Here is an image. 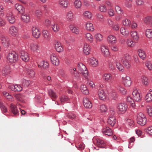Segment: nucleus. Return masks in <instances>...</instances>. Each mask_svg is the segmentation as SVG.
<instances>
[{
	"instance_id": "nucleus-1",
	"label": "nucleus",
	"mask_w": 152,
	"mask_h": 152,
	"mask_svg": "<svg viewBox=\"0 0 152 152\" xmlns=\"http://www.w3.org/2000/svg\"><path fill=\"white\" fill-rule=\"evenodd\" d=\"M137 120L138 124L141 126H144L146 124L147 119L143 114L140 113L137 115Z\"/></svg>"
},
{
	"instance_id": "nucleus-2",
	"label": "nucleus",
	"mask_w": 152,
	"mask_h": 152,
	"mask_svg": "<svg viewBox=\"0 0 152 152\" xmlns=\"http://www.w3.org/2000/svg\"><path fill=\"white\" fill-rule=\"evenodd\" d=\"M130 56L127 53L124 55L122 61L125 67L129 69L131 67V61L130 60Z\"/></svg>"
},
{
	"instance_id": "nucleus-3",
	"label": "nucleus",
	"mask_w": 152,
	"mask_h": 152,
	"mask_svg": "<svg viewBox=\"0 0 152 152\" xmlns=\"http://www.w3.org/2000/svg\"><path fill=\"white\" fill-rule=\"evenodd\" d=\"M116 108L118 112L120 113L124 114L127 110L128 106L125 103H119L117 104Z\"/></svg>"
},
{
	"instance_id": "nucleus-4",
	"label": "nucleus",
	"mask_w": 152,
	"mask_h": 152,
	"mask_svg": "<svg viewBox=\"0 0 152 152\" xmlns=\"http://www.w3.org/2000/svg\"><path fill=\"white\" fill-rule=\"evenodd\" d=\"M78 66L79 71L86 79L87 78L88 73L86 66L83 63H79L78 64Z\"/></svg>"
},
{
	"instance_id": "nucleus-5",
	"label": "nucleus",
	"mask_w": 152,
	"mask_h": 152,
	"mask_svg": "<svg viewBox=\"0 0 152 152\" xmlns=\"http://www.w3.org/2000/svg\"><path fill=\"white\" fill-rule=\"evenodd\" d=\"M7 59L9 62H15L18 60V55L15 52L10 53L7 55Z\"/></svg>"
},
{
	"instance_id": "nucleus-6",
	"label": "nucleus",
	"mask_w": 152,
	"mask_h": 152,
	"mask_svg": "<svg viewBox=\"0 0 152 152\" xmlns=\"http://www.w3.org/2000/svg\"><path fill=\"white\" fill-rule=\"evenodd\" d=\"M132 95L134 100L137 102H139L141 101L142 98V95L136 88L134 89Z\"/></svg>"
},
{
	"instance_id": "nucleus-7",
	"label": "nucleus",
	"mask_w": 152,
	"mask_h": 152,
	"mask_svg": "<svg viewBox=\"0 0 152 152\" xmlns=\"http://www.w3.org/2000/svg\"><path fill=\"white\" fill-rule=\"evenodd\" d=\"M93 142L95 144L101 148H104L106 145L104 142L99 138H94Z\"/></svg>"
},
{
	"instance_id": "nucleus-8",
	"label": "nucleus",
	"mask_w": 152,
	"mask_h": 152,
	"mask_svg": "<svg viewBox=\"0 0 152 152\" xmlns=\"http://www.w3.org/2000/svg\"><path fill=\"white\" fill-rule=\"evenodd\" d=\"M9 33L12 36L16 37L18 35V30L17 28L14 26H10L9 29Z\"/></svg>"
},
{
	"instance_id": "nucleus-9",
	"label": "nucleus",
	"mask_w": 152,
	"mask_h": 152,
	"mask_svg": "<svg viewBox=\"0 0 152 152\" xmlns=\"http://www.w3.org/2000/svg\"><path fill=\"white\" fill-rule=\"evenodd\" d=\"M103 80L106 82H111L113 80V76L111 74L109 73H106L102 75Z\"/></svg>"
},
{
	"instance_id": "nucleus-10",
	"label": "nucleus",
	"mask_w": 152,
	"mask_h": 152,
	"mask_svg": "<svg viewBox=\"0 0 152 152\" xmlns=\"http://www.w3.org/2000/svg\"><path fill=\"white\" fill-rule=\"evenodd\" d=\"M122 81L124 86L126 87H130L132 84V81L129 77L126 76L122 77Z\"/></svg>"
},
{
	"instance_id": "nucleus-11",
	"label": "nucleus",
	"mask_w": 152,
	"mask_h": 152,
	"mask_svg": "<svg viewBox=\"0 0 152 152\" xmlns=\"http://www.w3.org/2000/svg\"><path fill=\"white\" fill-rule=\"evenodd\" d=\"M9 108L10 111L15 115H19V111L16 105L11 103L10 105Z\"/></svg>"
},
{
	"instance_id": "nucleus-12",
	"label": "nucleus",
	"mask_w": 152,
	"mask_h": 152,
	"mask_svg": "<svg viewBox=\"0 0 152 152\" xmlns=\"http://www.w3.org/2000/svg\"><path fill=\"white\" fill-rule=\"evenodd\" d=\"M9 88L12 91L15 92L20 91L23 89L22 87L20 85L18 84L10 85Z\"/></svg>"
},
{
	"instance_id": "nucleus-13",
	"label": "nucleus",
	"mask_w": 152,
	"mask_h": 152,
	"mask_svg": "<svg viewBox=\"0 0 152 152\" xmlns=\"http://www.w3.org/2000/svg\"><path fill=\"white\" fill-rule=\"evenodd\" d=\"M0 40L2 43L4 47H7L10 45L9 39L6 37L4 36H1L0 37Z\"/></svg>"
},
{
	"instance_id": "nucleus-14",
	"label": "nucleus",
	"mask_w": 152,
	"mask_h": 152,
	"mask_svg": "<svg viewBox=\"0 0 152 152\" xmlns=\"http://www.w3.org/2000/svg\"><path fill=\"white\" fill-rule=\"evenodd\" d=\"M88 61L92 66L95 67L98 66V61L97 59L92 57L88 58Z\"/></svg>"
},
{
	"instance_id": "nucleus-15",
	"label": "nucleus",
	"mask_w": 152,
	"mask_h": 152,
	"mask_svg": "<svg viewBox=\"0 0 152 152\" xmlns=\"http://www.w3.org/2000/svg\"><path fill=\"white\" fill-rule=\"evenodd\" d=\"M50 60L52 64L56 66L58 65L59 61L56 55L55 54H52L50 55Z\"/></svg>"
},
{
	"instance_id": "nucleus-16",
	"label": "nucleus",
	"mask_w": 152,
	"mask_h": 152,
	"mask_svg": "<svg viewBox=\"0 0 152 152\" xmlns=\"http://www.w3.org/2000/svg\"><path fill=\"white\" fill-rule=\"evenodd\" d=\"M32 33L33 36L35 38H39L40 35V32L36 26H33L32 28Z\"/></svg>"
},
{
	"instance_id": "nucleus-17",
	"label": "nucleus",
	"mask_w": 152,
	"mask_h": 152,
	"mask_svg": "<svg viewBox=\"0 0 152 152\" xmlns=\"http://www.w3.org/2000/svg\"><path fill=\"white\" fill-rule=\"evenodd\" d=\"M84 37L87 42L90 43H92L94 41L93 37L90 33H86L84 34Z\"/></svg>"
},
{
	"instance_id": "nucleus-18",
	"label": "nucleus",
	"mask_w": 152,
	"mask_h": 152,
	"mask_svg": "<svg viewBox=\"0 0 152 152\" xmlns=\"http://www.w3.org/2000/svg\"><path fill=\"white\" fill-rule=\"evenodd\" d=\"M102 52L104 56L105 57H108L110 55V53L107 47L104 45H102L101 47Z\"/></svg>"
},
{
	"instance_id": "nucleus-19",
	"label": "nucleus",
	"mask_w": 152,
	"mask_h": 152,
	"mask_svg": "<svg viewBox=\"0 0 152 152\" xmlns=\"http://www.w3.org/2000/svg\"><path fill=\"white\" fill-rule=\"evenodd\" d=\"M6 19L11 23H14L15 21V19L13 15L11 12L8 13L6 15Z\"/></svg>"
},
{
	"instance_id": "nucleus-20",
	"label": "nucleus",
	"mask_w": 152,
	"mask_h": 152,
	"mask_svg": "<svg viewBox=\"0 0 152 152\" xmlns=\"http://www.w3.org/2000/svg\"><path fill=\"white\" fill-rule=\"evenodd\" d=\"M115 63L118 69L120 71H124V66L120 62V61L118 58H115L114 59Z\"/></svg>"
},
{
	"instance_id": "nucleus-21",
	"label": "nucleus",
	"mask_w": 152,
	"mask_h": 152,
	"mask_svg": "<svg viewBox=\"0 0 152 152\" xmlns=\"http://www.w3.org/2000/svg\"><path fill=\"white\" fill-rule=\"evenodd\" d=\"M20 57L22 60L25 61H27L29 59V57L28 53L24 51L20 52Z\"/></svg>"
},
{
	"instance_id": "nucleus-22",
	"label": "nucleus",
	"mask_w": 152,
	"mask_h": 152,
	"mask_svg": "<svg viewBox=\"0 0 152 152\" xmlns=\"http://www.w3.org/2000/svg\"><path fill=\"white\" fill-rule=\"evenodd\" d=\"M91 48L89 44L85 43L84 44L83 48V52L86 55H88L91 52Z\"/></svg>"
},
{
	"instance_id": "nucleus-23",
	"label": "nucleus",
	"mask_w": 152,
	"mask_h": 152,
	"mask_svg": "<svg viewBox=\"0 0 152 152\" xmlns=\"http://www.w3.org/2000/svg\"><path fill=\"white\" fill-rule=\"evenodd\" d=\"M83 102L84 107L86 108H91L92 106L91 102L88 98H84Z\"/></svg>"
},
{
	"instance_id": "nucleus-24",
	"label": "nucleus",
	"mask_w": 152,
	"mask_h": 152,
	"mask_svg": "<svg viewBox=\"0 0 152 152\" xmlns=\"http://www.w3.org/2000/svg\"><path fill=\"white\" fill-rule=\"evenodd\" d=\"M42 33V36L45 40L47 41L50 40L51 36L49 32L47 30H43Z\"/></svg>"
},
{
	"instance_id": "nucleus-25",
	"label": "nucleus",
	"mask_w": 152,
	"mask_h": 152,
	"mask_svg": "<svg viewBox=\"0 0 152 152\" xmlns=\"http://www.w3.org/2000/svg\"><path fill=\"white\" fill-rule=\"evenodd\" d=\"M74 18V14L72 11H70L66 13V20L69 21H72Z\"/></svg>"
},
{
	"instance_id": "nucleus-26",
	"label": "nucleus",
	"mask_w": 152,
	"mask_h": 152,
	"mask_svg": "<svg viewBox=\"0 0 152 152\" xmlns=\"http://www.w3.org/2000/svg\"><path fill=\"white\" fill-rule=\"evenodd\" d=\"M29 48L33 52H37L39 49L38 44L36 43H32L30 44Z\"/></svg>"
},
{
	"instance_id": "nucleus-27",
	"label": "nucleus",
	"mask_w": 152,
	"mask_h": 152,
	"mask_svg": "<svg viewBox=\"0 0 152 152\" xmlns=\"http://www.w3.org/2000/svg\"><path fill=\"white\" fill-rule=\"evenodd\" d=\"M116 88L119 92L120 93L123 95H126L127 93L126 90L122 86L120 85H117Z\"/></svg>"
},
{
	"instance_id": "nucleus-28",
	"label": "nucleus",
	"mask_w": 152,
	"mask_h": 152,
	"mask_svg": "<svg viewBox=\"0 0 152 152\" xmlns=\"http://www.w3.org/2000/svg\"><path fill=\"white\" fill-rule=\"evenodd\" d=\"M58 3L60 7L62 8H67L68 5L67 0H59Z\"/></svg>"
},
{
	"instance_id": "nucleus-29",
	"label": "nucleus",
	"mask_w": 152,
	"mask_h": 152,
	"mask_svg": "<svg viewBox=\"0 0 152 152\" xmlns=\"http://www.w3.org/2000/svg\"><path fill=\"white\" fill-rule=\"evenodd\" d=\"M85 28L88 31H93L94 30V27L93 24L89 21L86 22Z\"/></svg>"
},
{
	"instance_id": "nucleus-30",
	"label": "nucleus",
	"mask_w": 152,
	"mask_h": 152,
	"mask_svg": "<svg viewBox=\"0 0 152 152\" xmlns=\"http://www.w3.org/2000/svg\"><path fill=\"white\" fill-rule=\"evenodd\" d=\"M102 132L104 134L108 136H111L113 134L112 130L108 127L103 129Z\"/></svg>"
},
{
	"instance_id": "nucleus-31",
	"label": "nucleus",
	"mask_w": 152,
	"mask_h": 152,
	"mask_svg": "<svg viewBox=\"0 0 152 152\" xmlns=\"http://www.w3.org/2000/svg\"><path fill=\"white\" fill-rule=\"evenodd\" d=\"M108 123L112 126H113L116 122V119L115 117L113 115H110L107 121Z\"/></svg>"
},
{
	"instance_id": "nucleus-32",
	"label": "nucleus",
	"mask_w": 152,
	"mask_h": 152,
	"mask_svg": "<svg viewBox=\"0 0 152 152\" xmlns=\"http://www.w3.org/2000/svg\"><path fill=\"white\" fill-rule=\"evenodd\" d=\"M69 27L72 32L76 34H78L79 33V28L78 27L75 26L72 24L69 25Z\"/></svg>"
},
{
	"instance_id": "nucleus-33",
	"label": "nucleus",
	"mask_w": 152,
	"mask_h": 152,
	"mask_svg": "<svg viewBox=\"0 0 152 152\" xmlns=\"http://www.w3.org/2000/svg\"><path fill=\"white\" fill-rule=\"evenodd\" d=\"M138 54L142 60H144L146 57V54L144 50L140 49L138 50Z\"/></svg>"
},
{
	"instance_id": "nucleus-34",
	"label": "nucleus",
	"mask_w": 152,
	"mask_h": 152,
	"mask_svg": "<svg viewBox=\"0 0 152 152\" xmlns=\"http://www.w3.org/2000/svg\"><path fill=\"white\" fill-rule=\"evenodd\" d=\"M55 47L56 50L58 52H61L63 50V48L60 42H56Z\"/></svg>"
},
{
	"instance_id": "nucleus-35",
	"label": "nucleus",
	"mask_w": 152,
	"mask_h": 152,
	"mask_svg": "<svg viewBox=\"0 0 152 152\" xmlns=\"http://www.w3.org/2000/svg\"><path fill=\"white\" fill-rule=\"evenodd\" d=\"M38 67L40 68L42 67L43 69H46L49 66L48 63L45 61H42L38 64Z\"/></svg>"
},
{
	"instance_id": "nucleus-36",
	"label": "nucleus",
	"mask_w": 152,
	"mask_h": 152,
	"mask_svg": "<svg viewBox=\"0 0 152 152\" xmlns=\"http://www.w3.org/2000/svg\"><path fill=\"white\" fill-rule=\"evenodd\" d=\"M98 95L99 99L101 100H104L106 98V96L104 91L102 89L98 91Z\"/></svg>"
},
{
	"instance_id": "nucleus-37",
	"label": "nucleus",
	"mask_w": 152,
	"mask_h": 152,
	"mask_svg": "<svg viewBox=\"0 0 152 152\" xmlns=\"http://www.w3.org/2000/svg\"><path fill=\"white\" fill-rule=\"evenodd\" d=\"M10 72V69L8 66H6L3 68L2 71V74L6 76L9 75Z\"/></svg>"
},
{
	"instance_id": "nucleus-38",
	"label": "nucleus",
	"mask_w": 152,
	"mask_h": 152,
	"mask_svg": "<svg viewBox=\"0 0 152 152\" xmlns=\"http://www.w3.org/2000/svg\"><path fill=\"white\" fill-rule=\"evenodd\" d=\"M130 35L134 41H137L139 39V36L136 31H132L130 32Z\"/></svg>"
},
{
	"instance_id": "nucleus-39",
	"label": "nucleus",
	"mask_w": 152,
	"mask_h": 152,
	"mask_svg": "<svg viewBox=\"0 0 152 152\" xmlns=\"http://www.w3.org/2000/svg\"><path fill=\"white\" fill-rule=\"evenodd\" d=\"M94 37L97 42H101L102 41L103 39V36L100 33L95 34Z\"/></svg>"
},
{
	"instance_id": "nucleus-40",
	"label": "nucleus",
	"mask_w": 152,
	"mask_h": 152,
	"mask_svg": "<svg viewBox=\"0 0 152 152\" xmlns=\"http://www.w3.org/2000/svg\"><path fill=\"white\" fill-rule=\"evenodd\" d=\"M22 20L26 23H28L30 21V17L29 15L26 14H22L21 16Z\"/></svg>"
},
{
	"instance_id": "nucleus-41",
	"label": "nucleus",
	"mask_w": 152,
	"mask_h": 152,
	"mask_svg": "<svg viewBox=\"0 0 152 152\" xmlns=\"http://www.w3.org/2000/svg\"><path fill=\"white\" fill-rule=\"evenodd\" d=\"M80 89L81 92L83 94L86 95L88 94L89 93L88 90L87 88L86 85H82L80 86Z\"/></svg>"
},
{
	"instance_id": "nucleus-42",
	"label": "nucleus",
	"mask_w": 152,
	"mask_h": 152,
	"mask_svg": "<svg viewBox=\"0 0 152 152\" xmlns=\"http://www.w3.org/2000/svg\"><path fill=\"white\" fill-rule=\"evenodd\" d=\"M48 93L49 96L53 100V99H56L57 97L56 94L52 90L50 89L48 90Z\"/></svg>"
},
{
	"instance_id": "nucleus-43",
	"label": "nucleus",
	"mask_w": 152,
	"mask_h": 152,
	"mask_svg": "<svg viewBox=\"0 0 152 152\" xmlns=\"http://www.w3.org/2000/svg\"><path fill=\"white\" fill-rule=\"evenodd\" d=\"M133 120L130 119H126L125 121V126L127 128H129L133 125Z\"/></svg>"
},
{
	"instance_id": "nucleus-44",
	"label": "nucleus",
	"mask_w": 152,
	"mask_h": 152,
	"mask_svg": "<svg viewBox=\"0 0 152 152\" xmlns=\"http://www.w3.org/2000/svg\"><path fill=\"white\" fill-rule=\"evenodd\" d=\"M115 9L116 12L118 14L122 15L124 13L123 10L120 6L118 5H116L115 6Z\"/></svg>"
},
{
	"instance_id": "nucleus-45",
	"label": "nucleus",
	"mask_w": 152,
	"mask_h": 152,
	"mask_svg": "<svg viewBox=\"0 0 152 152\" xmlns=\"http://www.w3.org/2000/svg\"><path fill=\"white\" fill-rule=\"evenodd\" d=\"M121 33L123 35L127 37L129 35V31L128 29L125 28L124 27H122L120 29Z\"/></svg>"
},
{
	"instance_id": "nucleus-46",
	"label": "nucleus",
	"mask_w": 152,
	"mask_h": 152,
	"mask_svg": "<svg viewBox=\"0 0 152 152\" xmlns=\"http://www.w3.org/2000/svg\"><path fill=\"white\" fill-rule=\"evenodd\" d=\"M15 8L18 10L19 12L22 13L24 12V8L21 5L19 4H16L15 6Z\"/></svg>"
},
{
	"instance_id": "nucleus-47",
	"label": "nucleus",
	"mask_w": 152,
	"mask_h": 152,
	"mask_svg": "<svg viewBox=\"0 0 152 152\" xmlns=\"http://www.w3.org/2000/svg\"><path fill=\"white\" fill-rule=\"evenodd\" d=\"M51 28L55 32H58L60 30V26L57 23H54L51 25Z\"/></svg>"
},
{
	"instance_id": "nucleus-48",
	"label": "nucleus",
	"mask_w": 152,
	"mask_h": 152,
	"mask_svg": "<svg viewBox=\"0 0 152 152\" xmlns=\"http://www.w3.org/2000/svg\"><path fill=\"white\" fill-rule=\"evenodd\" d=\"M116 40V37L113 35H110L107 37V40L108 42L111 43H115Z\"/></svg>"
},
{
	"instance_id": "nucleus-49",
	"label": "nucleus",
	"mask_w": 152,
	"mask_h": 152,
	"mask_svg": "<svg viewBox=\"0 0 152 152\" xmlns=\"http://www.w3.org/2000/svg\"><path fill=\"white\" fill-rule=\"evenodd\" d=\"M144 23L146 25H149L152 20V17L147 16L143 19Z\"/></svg>"
},
{
	"instance_id": "nucleus-50",
	"label": "nucleus",
	"mask_w": 152,
	"mask_h": 152,
	"mask_svg": "<svg viewBox=\"0 0 152 152\" xmlns=\"http://www.w3.org/2000/svg\"><path fill=\"white\" fill-rule=\"evenodd\" d=\"M145 34L146 37L149 39H152V30L148 29L146 30Z\"/></svg>"
},
{
	"instance_id": "nucleus-51",
	"label": "nucleus",
	"mask_w": 152,
	"mask_h": 152,
	"mask_svg": "<svg viewBox=\"0 0 152 152\" xmlns=\"http://www.w3.org/2000/svg\"><path fill=\"white\" fill-rule=\"evenodd\" d=\"M84 17L87 19H90L92 17L91 13L88 11H85L83 12Z\"/></svg>"
},
{
	"instance_id": "nucleus-52",
	"label": "nucleus",
	"mask_w": 152,
	"mask_h": 152,
	"mask_svg": "<svg viewBox=\"0 0 152 152\" xmlns=\"http://www.w3.org/2000/svg\"><path fill=\"white\" fill-rule=\"evenodd\" d=\"M122 23L124 26L127 27L130 26L131 23L130 20L127 18L124 19L123 20Z\"/></svg>"
},
{
	"instance_id": "nucleus-53",
	"label": "nucleus",
	"mask_w": 152,
	"mask_h": 152,
	"mask_svg": "<svg viewBox=\"0 0 152 152\" xmlns=\"http://www.w3.org/2000/svg\"><path fill=\"white\" fill-rule=\"evenodd\" d=\"M27 74L29 77H33L35 75L34 71L31 69H28L27 70Z\"/></svg>"
},
{
	"instance_id": "nucleus-54",
	"label": "nucleus",
	"mask_w": 152,
	"mask_h": 152,
	"mask_svg": "<svg viewBox=\"0 0 152 152\" xmlns=\"http://www.w3.org/2000/svg\"><path fill=\"white\" fill-rule=\"evenodd\" d=\"M145 99L147 102L152 101V93H148L145 96Z\"/></svg>"
},
{
	"instance_id": "nucleus-55",
	"label": "nucleus",
	"mask_w": 152,
	"mask_h": 152,
	"mask_svg": "<svg viewBox=\"0 0 152 152\" xmlns=\"http://www.w3.org/2000/svg\"><path fill=\"white\" fill-rule=\"evenodd\" d=\"M99 110L102 113L106 112L107 110V107L104 104H102L100 105L99 107Z\"/></svg>"
},
{
	"instance_id": "nucleus-56",
	"label": "nucleus",
	"mask_w": 152,
	"mask_h": 152,
	"mask_svg": "<svg viewBox=\"0 0 152 152\" xmlns=\"http://www.w3.org/2000/svg\"><path fill=\"white\" fill-rule=\"evenodd\" d=\"M16 99L18 101L23 102L24 98V96L21 94H16L15 95Z\"/></svg>"
},
{
	"instance_id": "nucleus-57",
	"label": "nucleus",
	"mask_w": 152,
	"mask_h": 152,
	"mask_svg": "<svg viewBox=\"0 0 152 152\" xmlns=\"http://www.w3.org/2000/svg\"><path fill=\"white\" fill-rule=\"evenodd\" d=\"M69 98L66 96L63 95L61 98L60 101L61 103L63 104L64 102H68Z\"/></svg>"
},
{
	"instance_id": "nucleus-58",
	"label": "nucleus",
	"mask_w": 152,
	"mask_h": 152,
	"mask_svg": "<svg viewBox=\"0 0 152 152\" xmlns=\"http://www.w3.org/2000/svg\"><path fill=\"white\" fill-rule=\"evenodd\" d=\"M126 100L127 102L131 104V106L133 107L135 106V104L134 101V99L132 98V97L129 96H128L127 97Z\"/></svg>"
},
{
	"instance_id": "nucleus-59",
	"label": "nucleus",
	"mask_w": 152,
	"mask_h": 152,
	"mask_svg": "<svg viewBox=\"0 0 152 152\" xmlns=\"http://www.w3.org/2000/svg\"><path fill=\"white\" fill-rule=\"evenodd\" d=\"M99 10L101 12H105L107 10L106 6L104 4H102L99 6Z\"/></svg>"
},
{
	"instance_id": "nucleus-60",
	"label": "nucleus",
	"mask_w": 152,
	"mask_h": 152,
	"mask_svg": "<svg viewBox=\"0 0 152 152\" xmlns=\"http://www.w3.org/2000/svg\"><path fill=\"white\" fill-rule=\"evenodd\" d=\"M74 4L75 8H79L81 6V2L80 0H76L74 2Z\"/></svg>"
},
{
	"instance_id": "nucleus-61",
	"label": "nucleus",
	"mask_w": 152,
	"mask_h": 152,
	"mask_svg": "<svg viewBox=\"0 0 152 152\" xmlns=\"http://www.w3.org/2000/svg\"><path fill=\"white\" fill-rule=\"evenodd\" d=\"M141 81L143 84L146 86L148 85V79L146 77L144 76H142L141 78Z\"/></svg>"
},
{
	"instance_id": "nucleus-62",
	"label": "nucleus",
	"mask_w": 152,
	"mask_h": 152,
	"mask_svg": "<svg viewBox=\"0 0 152 152\" xmlns=\"http://www.w3.org/2000/svg\"><path fill=\"white\" fill-rule=\"evenodd\" d=\"M126 43L128 46L131 47H134L135 44L134 42L131 39H128L126 41Z\"/></svg>"
},
{
	"instance_id": "nucleus-63",
	"label": "nucleus",
	"mask_w": 152,
	"mask_h": 152,
	"mask_svg": "<svg viewBox=\"0 0 152 152\" xmlns=\"http://www.w3.org/2000/svg\"><path fill=\"white\" fill-rule=\"evenodd\" d=\"M145 65L149 70H152V63L149 61H147L145 62Z\"/></svg>"
},
{
	"instance_id": "nucleus-64",
	"label": "nucleus",
	"mask_w": 152,
	"mask_h": 152,
	"mask_svg": "<svg viewBox=\"0 0 152 152\" xmlns=\"http://www.w3.org/2000/svg\"><path fill=\"white\" fill-rule=\"evenodd\" d=\"M109 15L110 17H112L115 15V12L114 10L112 8L109 9L107 12Z\"/></svg>"
}]
</instances>
